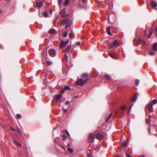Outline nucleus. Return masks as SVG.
I'll return each instance as SVG.
<instances>
[{
  "label": "nucleus",
  "instance_id": "obj_1",
  "mask_svg": "<svg viewBox=\"0 0 157 157\" xmlns=\"http://www.w3.org/2000/svg\"><path fill=\"white\" fill-rule=\"evenodd\" d=\"M88 81V79H86L79 78L77 80L76 82V85L82 86L85 83L87 82Z\"/></svg>",
  "mask_w": 157,
  "mask_h": 157
},
{
  "label": "nucleus",
  "instance_id": "obj_2",
  "mask_svg": "<svg viewBox=\"0 0 157 157\" xmlns=\"http://www.w3.org/2000/svg\"><path fill=\"white\" fill-rule=\"evenodd\" d=\"M153 105L151 103H149L148 104L146 107V111L152 112L153 110V109L152 107Z\"/></svg>",
  "mask_w": 157,
  "mask_h": 157
},
{
  "label": "nucleus",
  "instance_id": "obj_3",
  "mask_svg": "<svg viewBox=\"0 0 157 157\" xmlns=\"http://www.w3.org/2000/svg\"><path fill=\"white\" fill-rule=\"evenodd\" d=\"M86 2L87 0H79L78 4L81 7H84L85 6Z\"/></svg>",
  "mask_w": 157,
  "mask_h": 157
},
{
  "label": "nucleus",
  "instance_id": "obj_4",
  "mask_svg": "<svg viewBox=\"0 0 157 157\" xmlns=\"http://www.w3.org/2000/svg\"><path fill=\"white\" fill-rule=\"evenodd\" d=\"M49 55L52 57H54L56 56L55 51L54 49H52L48 51Z\"/></svg>",
  "mask_w": 157,
  "mask_h": 157
},
{
  "label": "nucleus",
  "instance_id": "obj_5",
  "mask_svg": "<svg viewBox=\"0 0 157 157\" xmlns=\"http://www.w3.org/2000/svg\"><path fill=\"white\" fill-rule=\"evenodd\" d=\"M95 137V135L93 134L90 133V134L88 137V139L89 141L90 142H92L94 141Z\"/></svg>",
  "mask_w": 157,
  "mask_h": 157
},
{
  "label": "nucleus",
  "instance_id": "obj_6",
  "mask_svg": "<svg viewBox=\"0 0 157 157\" xmlns=\"http://www.w3.org/2000/svg\"><path fill=\"white\" fill-rule=\"evenodd\" d=\"M69 42V40H67L65 41H62L60 43V47L62 48V47L65 46Z\"/></svg>",
  "mask_w": 157,
  "mask_h": 157
},
{
  "label": "nucleus",
  "instance_id": "obj_7",
  "mask_svg": "<svg viewBox=\"0 0 157 157\" xmlns=\"http://www.w3.org/2000/svg\"><path fill=\"white\" fill-rule=\"evenodd\" d=\"M73 48H71L70 46L69 45L67 46L66 49L64 50L65 52L68 51L69 52H71L73 50Z\"/></svg>",
  "mask_w": 157,
  "mask_h": 157
},
{
  "label": "nucleus",
  "instance_id": "obj_8",
  "mask_svg": "<svg viewBox=\"0 0 157 157\" xmlns=\"http://www.w3.org/2000/svg\"><path fill=\"white\" fill-rule=\"evenodd\" d=\"M138 96V93H136V94H135L134 96L132 98V101H133V102H134L136 100Z\"/></svg>",
  "mask_w": 157,
  "mask_h": 157
},
{
  "label": "nucleus",
  "instance_id": "obj_9",
  "mask_svg": "<svg viewBox=\"0 0 157 157\" xmlns=\"http://www.w3.org/2000/svg\"><path fill=\"white\" fill-rule=\"evenodd\" d=\"M43 5V3L41 2H38L36 3V6L38 7H41Z\"/></svg>",
  "mask_w": 157,
  "mask_h": 157
},
{
  "label": "nucleus",
  "instance_id": "obj_10",
  "mask_svg": "<svg viewBox=\"0 0 157 157\" xmlns=\"http://www.w3.org/2000/svg\"><path fill=\"white\" fill-rule=\"evenodd\" d=\"M151 6L152 8H155L157 6V5L155 2L152 1L151 2Z\"/></svg>",
  "mask_w": 157,
  "mask_h": 157
},
{
  "label": "nucleus",
  "instance_id": "obj_11",
  "mask_svg": "<svg viewBox=\"0 0 157 157\" xmlns=\"http://www.w3.org/2000/svg\"><path fill=\"white\" fill-rule=\"evenodd\" d=\"M65 11L64 9H63V10H61L60 12V15L63 17H65L66 15L65 14Z\"/></svg>",
  "mask_w": 157,
  "mask_h": 157
},
{
  "label": "nucleus",
  "instance_id": "obj_12",
  "mask_svg": "<svg viewBox=\"0 0 157 157\" xmlns=\"http://www.w3.org/2000/svg\"><path fill=\"white\" fill-rule=\"evenodd\" d=\"M62 96L60 94H57L56 95L55 99L57 101H59V99H61Z\"/></svg>",
  "mask_w": 157,
  "mask_h": 157
},
{
  "label": "nucleus",
  "instance_id": "obj_13",
  "mask_svg": "<svg viewBox=\"0 0 157 157\" xmlns=\"http://www.w3.org/2000/svg\"><path fill=\"white\" fill-rule=\"evenodd\" d=\"M82 77L83 78L82 79H88L87 78L88 77V74H84L82 75Z\"/></svg>",
  "mask_w": 157,
  "mask_h": 157
},
{
  "label": "nucleus",
  "instance_id": "obj_14",
  "mask_svg": "<svg viewBox=\"0 0 157 157\" xmlns=\"http://www.w3.org/2000/svg\"><path fill=\"white\" fill-rule=\"evenodd\" d=\"M96 138L99 140L101 139L102 138L101 135L100 133H98L96 135Z\"/></svg>",
  "mask_w": 157,
  "mask_h": 157
},
{
  "label": "nucleus",
  "instance_id": "obj_15",
  "mask_svg": "<svg viewBox=\"0 0 157 157\" xmlns=\"http://www.w3.org/2000/svg\"><path fill=\"white\" fill-rule=\"evenodd\" d=\"M152 48L154 51L156 50L157 49V43H155L153 44Z\"/></svg>",
  "mask_w": 157,
  "mask_h": 157
},
{
  "label": "nucleus",
  "instance_id": "obj_16",
  "mask_svg": "<svg viewBox=\"0 0 157 157\" xmlns=\"http://www.w3.org/2000/svg\"><path fill=\"white\" fill-rule=\"evenodd\" d=\"M63 23L64 24H66L67 25L66 26V28H67L68 25V20L67 19L63 20Z\"/></svg>",
  "mask_w": 157,
  "mask_h": 157
},
{
  "label": "nucleus",
  "instance_id": "obj_17",
  "mask_svg": "<svg viewBox=\"0 0 157 157\" xmlns=\"http://www.w3.org/2000/svg\"><path fill=\"white\" fill-rule=\"evenodd\" d=\"M56 31L54 29H50L49 30V33L50 34H54L56 33Z\"/></svg>",
  "mask_w": 157,
  "mask_h": 157
},
{
  "label": "nucleus",
  "instance_id": "obj_18",
  "mask_svg": "<svg viewBox=\"0 0 157 157\" xmlns=\"http://www.w3.org/2000/svg\"><path fill=\"white\" fill-rule=\"evenodd\" d=\"M111 27L109 26L106 29V31L107 33L110 35H111V34L110 31V29Z\"/></svg>",
  "mask_w": 157,
  "mask_h": 157
},
{
  "label": "nucleus",
  "instance_id": "obj_19",
  "mask_svg": "<svg viewBox=\"0 0 157 157\" xmlns=\"http://www.w3.org/2000/svg\"><path fill=\"white\" fill-rule=\"evenodd\" d=\"M114 46H117L118 45L117 41V40H114L112 43Z\"/></svg>",
  "mask_w": 157,
  "mask_h": 157
},
{
  "label": "nucleus",
  "instance_id": "obj_20",
  "mask_svg": "<svg viewBox=\"0 0 157 157\" xmlns=\"http://www.w3.org/2000/svg\"><path fill=\"white\" fill-rule=\"evenodd\" d=\"M70 0H65V2L63 3V5L64 6H67Z\"/></svg>",
  "mask_w": 157,
  "mask_h": 157
},
{
  "label": "nucleus",
  "instance_id": "obj_21",
  "mask_svg": "<svg viewBox=\"0 0 157 157\" xmlns=\"http://www.w3.org/2000/svg\"><path fill=\"white\" fill-rule=\"evenodd\" d=\"M127 142L125 141H123V142H122L121 143V145L124 146V147H125V146H127Z\"/></svg>",
  "mask_w": 157,
  "mask_h": 157
},
{
  "label": "nucleus",
  "instance_id": "obj_22",
  "mask_svg": "<svg viewBox=\"0 0 157 157\" xmlns=\"http://www.w3.org/2000/svg\"><path fill=\"white\" fill-rule=\"evenodd\" d=\"M150 103H151L152 104H155L157 103V100L156 99H154Z\"/></svg>",
  "mask_w": 157,
  "mask_h": 157
},
{
  "label": "nucleus",
  "instance_id": "obj_23",
  "mask_svg": "<svg viewBox=\"0 0 157 157\" xmlns=\"http://www.w3.org/2000/svg\"><path fill=\"white\" fill-rule=\"evenodd\" d=\"M43 15L45 17H47L48 16V13L47 11H44L43 13Z\"/></svg>",
  "mask_w": 157,
  "mask_h": 157
},
{
  "label": "nucleus",
  "instance_id": "obj_24",
  "mask_svg": "<svg viewBox=\"0 0 157 157\" xmlns=\"http://www.w3.org/2000/svg\"><path fill=\"white\" fill-rule=\"evenodd\" d=\"M112 113H111L109 116L108 117V118L106 117L105 119H106V122L108 121L109 120V119H110V118L111 117V116L112 115Z\"/></svg>",
  "mask_w": 157,
  "mask_h": 157
},
{
  "label": "nucleus",
  "instance_id": "obj_25",
  "mask_svg": "<svg viewBox=\"0 0 157 157\" xmlns=\"http://www.w3.org/2000/svg\"><path fill=\"white\" fill-rule=\"evenodd\" d=\"M149 54L151 56H153L155 55V52L150 51Z\"/></svg>",
  "mask_w": 157,
  "mask_h": 157
},
{
  "label": "nucleus",
  "instance_id": "obj_26",
  "mask_svg": "<svg viewBox=\"0 0 157 157\" xmlns=\"http://www.w3.org/2000/svg\"><path fill=\"white\" fill-rule=\"evenodd\" d=\"M13 142H14V143H15V144L16 145H18V146H21V144H20V143H18L15 140H13Z\"/></svg>",
  "mask_w": 157,
  "mask_h": 157
},
{
  "label": "nucleus",
  "instance_id": "obj_27",
  "mask_svg": "<svg viewBox=\"0 0 157 157\" xmlns=\"http://www.w3.org/2000/svg\"><path fill=\"white\" fill-rule=\"evenodd\" d=\"M16 117H17V118L18 119H20L21 118V115L19 114H17V115Z\"/></svg>",
  "mask_w": 157,
  "mask_h": 157
},
{
  "label": "nucleus",
  "instance_id": "obj_28",
  "mask_svg": "<svg viewBox=\"0 0 157 157\" xmlns=\"http://www.w3.org/2000/svg\"><path fill=\"white\" fill-rule=\"evenodd\" d=\"M69 36L71 38H73L74 37V35L72 33H70L69 34Z\"/></svg>",
  "mask_w": 157,
  "mask_h": 157
},
{
  "label": "nucleus",
  "instance_id": "obj_29",
  "mask_svg": "<svg viewBox=\"0 0 157 157\" xmlns=\"http://www.w3.org/2000/svg\"><path fill=\"white\" fill-rule=\"evenodd\" d=\"M46 62L47 64L49 65H50L52 63V62L49 60H47Z\"/></svg>",
  "mask_w": 157,
  "mask_h": 157
},
{
  "label": "nucleus",
  "instance_id": "obj_30",
  "mask_svg": "<svg viewBox=\"0 0 157 157\" xmlns=\"http://www.w3.org/2000/svg\"><path fill=\"white\" fill-rule=\"evenodd\" d=\"M65 90H69L70 89V87L69 86H66L64 88Z\"/></svg>",
  "mask_w": 157,
  "mask_h": 157
},
{
  "label": "nucleus",
  "instance_id": "obj_31",
  "mask_svg": "<svg viewBox=\"0 0 157 157\" xmlns=\"http://www.w3.org/2000/svg\"><path fill=\"white\" fill-rule=\"evenodd\" d=\"M68 151L71 152V153H72L73 152L74 150H73L72 149V148H69L68 149Z\"/></svg>",
  "mask_w": 157,
  "mask_h": 157
},
{
  "label": "nucleus",
  "instance_id": "obj_32",
  "mask_svg": "<svg viewBox=\"0 0 157 157\" xmlns=\"http://www.w3.org/2000/svg\"><path fill=\"white\" fill-rule=\"evenodd\" d=\"M66 138V136L64 135H63L62 136V139L63 140H64Z\"/></svg>",
  "mask_w": 157,
  "mask_h": 157
},
{
  "label": "nucleus",
  "instance_id": "obj_33",
  "mask_svg": "<svg viewBox=\"0 0 157 157\" xmlns=\"http://www.w3.org/2000/svg\"><path fill=\"white\" fill-rule=\"evenodd\" d=\"M105 78H106V79H110L111 78V77L110 76L108 75H106L105 76Z\"/></svg>",
  "mask_w": 157,
  "mask_h": 157
},
{
  "label": "nucleus",
  "instance_id": "obj_34",
  "mask_svg": "<svg viewBox=\"0 0 157 157\" xmlns=\"http://www.w3.org/2000/svg\"><path fill=\"white\" fill-rule=\"evenodd\" d=\"M64 57L65 58L66 60L67 61H68V57L67 56L66 54L64 55Z\"/></svg>",
  "mask_w": 157,
  "mask_h": 157
},
{
  "label": "nucleus",
  "instance_id": "obj_35",
  "mask_svg": "<svg viewBox=\"0 0 157 157\" xmlns=\"http://www.w3.org/2000/svg\"><path fill=\"white\" fill-rule=\"evenodd\" d=\"M67 32H65L63 34V36L64 37H66L67 36Z\"/></svg>",
  "mask_w": 157,
  "mask_h": 157
},
{
  "label": "nucleus",
  "instance_id": "obj_36",
  "mask_svg": "<svg viewBox=\"0 0 157 157\" xmlns=\"http://www.w3.org/2000/svg\"><path fill=\"white\" fill-rule=\"evenodd\" d=\"M139 80L138 79H136V85H138L139 83Z\"/></svg>",
  "mask_w": 157,
  "mask_h": 157
},
{
  "label": "nucleus",
  "instance_id": "obj_37",
  "mask_svg": "<svg viewBox=\"0 0 157 157\" xmlns=\"http://www.w3.org/2000/svg\"><path fill=\"white\" fill-rule=\"evenodd\" d=\"M65 133L67 134L68 136H70V135L68 132V131L67 130H66L65 131Z\"/></svg>",
  "mask_w": 157,
  "mask_h": 157
},
{
  "label": "nucleus",
  "instance_id": "obj_38",
  "mask_svg": "<svg viewBox=\"0 0 157 157\" xmlns=\"http://www.w3.org/2000/svg\"><path fill=\"white\" fill-rule=\"evenodd\" d=\"M126 109V107L124 105L122 106L121 108V109L122 110H125Z\"/></svg>",
  "mask_w": 157,
  "mask_h": 157
},
{
  "label": "nucleus",
  "instance_id": "obj_39",
  "mask_svg": "<svg viewBox=\"0 0 157 157\" xmlns=\"http://www.w3.org/2000/svg\"><path fill=\"white\" fill-rule=\"evenodd\" d=\"M113 46L112 44H110L109 45V48L110 49L111 48H113Z\"/></svg>",
  "mask_w": 157,
  "mask_h": 157
},
{
  "label": "nucleus",
  "instance_id": "obj_40",
  "mask_svg": "<svg viewBox=\"0 0 157 157\" xmlns=\"http://www.w3.org/2000/svg\"><path fill=\"white\" fill-rule=\"evenodd\" d=\"M17 133L18 134H20L21 133V131L20 129H17Z\"/></svg>",
  "mask_w": 157,
  "mask_h": 157
},
{
  "label": "nucleus",
  "instance_id": "obj_41",
  "mask_svg": "<svg viewBox=\"0 0 157 157\" xmlns=\"http://www.w3.org/2000/svg\"><path fill=\"white\" fill-rule=\"evenodd\" d=\"M143 41V40H140L138 41V43L139 44L141 43H142V42Z\"/></svg>",
  "mask_w": 157,
  "mask_h": 157
},
{
  "label": "nucleus",
  "instance_id": "obj_42",
  "mask_svg": "<svg viewBox=\"0 0 157 157\" xmlns=\"http://www.w3.org/2000/svg\"><path fill=\"white\" fill-rule=\"evenodd\" d=\"M133 106V104H132L131 105V106L130 107L129 109L128 110V112H129V110L132 108V107Z\"/></svg>",
  "mask_w": 157,
  "mask_h": 157
},
{
  "label": "nucleus",
  "instance_id": "obj_43",
  "mask_svg": "<svg viewBox=\"0 0 157 157\" xmlns=\"http://www.w3.org/2000/svg\"><path fill=\"white\" fill-rule=\"evenodd\" d=\"M126 157H132V156L128 153H127L126 154Z\"/></svg>",
  "mask_w": 157,
  "mask_h": 157
},
{
  "label": "nucleus",
  "instance_id": "obj_44",
  "mask_svg": "<svg viewBox=\"0 0 157 157\" xmlns=\"http://www.w3.org/2000/svg\"><path fill=\"white\" fill-rule=\"evenodd\" d=\"M88 156L89 157H92V156L91 154H87Z\"/></svg>",
  "mask_w": 157,
  "mask_h": 157
},
{
  "label": "nucleus",
  "instance_id": "obj_45",
  "mask_svg": "<svg viewBox=\"0 0 157 157\" xmlns=\"http://www.w3.org/2000/svg\"><path fill=\"white\" fill-rule=\"evenodd\" d=\"M65 89L64 88H63L62 91L61 93L62 94H63L65 91Z\"/></svg>",
  "mask_w": 157,
  "mask_h": 157
},
{
  "label": "nucleus",
  "instance_id": "obj_46",
  "mask_svg": "<svg viewBox=\"0 0 157 157\" xmlns=\"http://www.w3.org/2000/svg\"><path fill=\"white\" fill-rule=\"evenodd\" d=\"M76 44L77 45H79L80 44V42H77L76 43Z\"/></svg>",
  "mask_w": 157,
  "mask_h": 157
},
{
  "label": "nucleus",
  "instance_id": "obj_47",
  "mask_svg": "<svg viewBox=\"0 0 157 157\" xmlns=\"http://www.w3.org/2000/svg\"><path fill=\"white\" fill-rule=\"evenodd\" d=\"M63 1V0H59V2L60 3L62 2Z\"/></svg>",
  "mask_w": 157,
  "mask_h": 157
},
{
  "label": "nucleus",
  "instance_id": "obj_48",
  "mask_svg": "<svg viewBox=\"0 0 157 157\" xmlns=\"http://www.w3.org/2000/svg\"><path fill=\"white\" fill-rule=\"evenodd\" d=\"M11 129L12 131H15V129L13 128L12 127L11 128Z\"/></svg>",
  "mask_w": 157,
  "mask_h": 157
},
{
  "label": "nucleus",
  "instance_id": "obj_49",
  "mask_svg": "<svg viewBox=\"0 0 157 157\" xmlns=\"http://www.w3.org/2000/svg\"><path fill=\"white\" fill-rule=\"evenodd\" d=\"M65 104L66 105H67L69 104V102L68 101H66V102Z\"/></svg>",
  "mask_w": 157,
  "mask_h": 157
},
{
  "label": "nucleus",
  "instance_id": "obj_50",
  "mask_svg": "<svg viewBox=\"0 0 157 157\" xmlns=\"http://www.w3.org/2000/svg\"><path fill=\"white\" fill-rule=\"evenodd\" d=\"M148 117H149V119L151 121V116H148Z\"/></svg>",
  "mask_w": 157,
  "mask_h": 157
},
{
  "label": "nucleus",
  "instance_id": "obj_51",
  "mask_svg": "<svg viewBox=\"0 0 157 157\" xmlns=\"http://www.w3.org/2000/svg\"><path fill=\"white\" fill-rule=\"evenodd\" d=\"M155 31L156 32H157V27L155 28Z\"/></svg>",
  "mask_w": 157,
  "mask_h": 157
},
{
  "label": "nucleus",
  "instance_id": "obj_52",
  "mask_svg": "<svg viewBox=\"0 0 157 157\" xmlns=\"http://www.w3.org/2000/svg\"><path fill=\"white\" fill-rule=\"evenodd\" d=\"M110 56L111 57H112V58H113V55H110Z\"/></svg>",
  "mask_w": 157,
  "mask_h": 157
},
{
  "label": "nucleus",
  "instance_id": "obj_53",
  "mask_svg": "<svg viewBox=\"0 0 157 157\" xmlns=\"http://www.w3.org/2000/svg\"><path fill=\"white\" fill-rule=\"evenodd\" d=\"M62 147L64 150H65V148L63 146H62Z\"/></svg>",
  "mask_w": 157,
  "mask_h": 157
},
{
  "label": "nucleus",
  "instance_id": "obj_54",
  "mask_svg": "<svg viewBox=\"0 0 157 157\" xmlns=\"http://www.w3.org/2000/svg\"><path fill=\"white\" fill-rule=\"evenodd\" d=\"M55 20L54 21V22H53V24H55Z\"/></svg>",
  "mask_w": 157,
  "mask_h": 157
},
{
  "label": "nucleus",
  "instance_id": "obj_55",
  "mask_svg": "<svg viewBox=\"0 0 157 157\" xmlns=\"http://www.w3.org/2000/svg\"><path fill=\"white\" fill-rule=\"evenodd\" d=\"M117 157H121V156L120 155H118L117 156Z\"/></svg>",
  "mask_w": 157,
  "mask_h": 157
},
{
  "label": "nucleus",
  "instance_id": "obj_56",
  "mask_svg": "<svg viewBox=\"0 0 157 157\" xmlns=\"http://www.w3.org/2000/svg\"><path fill=\"white\" fill-rule=\"evenodd\" d=\"M2 12V10H0V12Z\"/></svg>",
  "mask_w": 157,
  "mask_h": 157
},
{
  "label": "nucleus",
  "instance_id": "obj_57",
  "mask_svg": "<svg viewBox=\"0 0 157 157\" xmlns=\"http://www.w3.org/2000/svg\"><path fill=\"white\" fill-rule=\"evenodd\" d=\"M50 13L51 14H52V12H51V11H50Z\"/></svg>",
  "mask_w": 157,
  "mask_h": 157
},
{
  "label": "nucleus",
  "instance_id": "obj_58",
  "mask_svg": "<svg viewBox=\"0 0 157 157\" xmlns=\"http://www.w3.org/2000/svg\"><path fill=\"white\" fill-rule=\"evenodd\" d=\"M39 15L40 16V17H41V16L40 15V13H39Z\"/></svg>",
  "mask_w": 157,
  "mask_h": 157
},
{
  "label": "nucleus",
  "instance_id": "obj_59",
  "mask_svg": "<svg viewBox=\"0 0 157 157\" xmlns=\"http://www.w3.org/2000/svg\"><path fill=\"white\" fill-rule=\"evenodd\" d=\"M39 13H40V10H39Z\"/></svg>",
  "mask_w": 157,
  "mask_h": 157
}]
</instances>
